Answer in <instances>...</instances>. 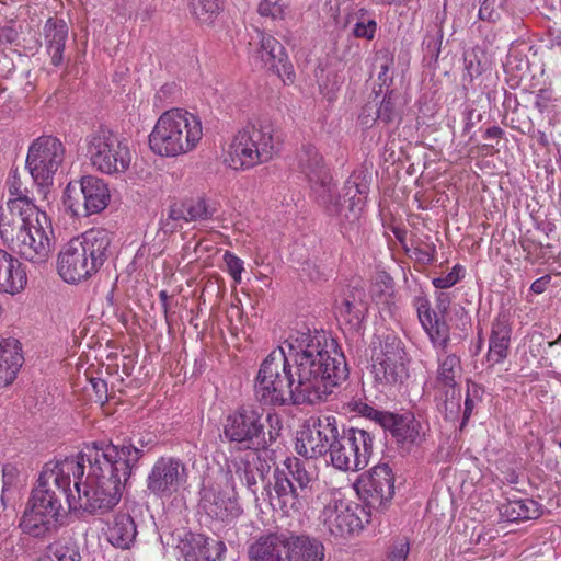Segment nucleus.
<instances>
[{"label":"nucleus","instance_id":"1","mask_svg":"<svg viewBox=\"0 0 561 561\" xmlns=\"http://www.w3.org/2000/svg\"><path fill=\"white\" fill-rule=\"evenodd\" d=\"M347 376L345 357L325 332L295 331L261 363L254 397L271 407L316 404Z\"/></svg>","mask_w":561,"mask_h":561},{"label":"nucleus","instance_id":"2","mask_svg":"<svg viewBox=\"0 0 561 561\" xmlns=\"http://www.w3.org/2000/svg\"><path fill=\"white\" fill-rule=\"evenodd\" d=\"M139 444L140 447L130 439L121 445L95 442L82 451L89 470L84 482L75 481L77 508L104 514L119 503L124 486L144 457V443Z\"/></svg>","mask_w":561,"mask_h":561},{"label":"nucleus","instance_id":"3","mask_svg":"<svg viewBox=\"0 0 561 561\" xmlns=\"http://www.w3.org/2000/svg\"><path fill=\"white\" fill-rule=\"evenodd\" d=\"M297 159L298 168L308 180L314 199L324 211L350 222L356 221L369 193L368 175L364 172L353 173L346 180L343 190L344 199L347 198L348 206L345 208L317 148L310 144L304 145Z\"/></svg>","mask_w":561,"mask_h":561},{"label":"nucleus","instance_id":"4","mask_svg":"<svg viewBox=\"0 0 561 561\" xmlns=\"http://www.w3.org/2000/svg\"><path fill=\"white\" fill-rule=\"evenodd\" d=\"M317 483L318 474L312 465L287 457L275 467L273 479L264 484L261 496L284 515L301 514L311 503Z\"/></svg>","mask_w":561,"mask_h":561},{"label":"nucleus","instance_id":"5","mask_svg":"<svg viewBox=\"0 0 561 561\" xmlns=\"http://www.w3.org/2000/svg\"><path fill=\"white\" fill-rule=\"evenodd\" d=\"M114 233L104 228H92L70 240L60 251L57 268L60 277L70 284L95 274L113 254Z\"/></svg>","mask_w":561,"mask_h":561},{"label":"nucleus","instance_id":"6","mask_svg":"<svg viewBox=\"0 0 561 561\" xmlns=\"http://www.w3.org/2000/svg\"><path fill=\"white\" fill-rule=\"evenodd\" d=\"M283 422L276 412L242 405L227 415L224 438L240 450H265L277 440Z\"/></svg>","mask_w":561,"mask_h":561},{"label":"nucleus","instance_id":"7","mask_svg":"<svg viewBox=\"0 0 561 561\" xmlns=\"http://www.w3.org/2000/svg\"><path fill=\"white\" fill-rule=\"evenodd\" d=\"M201 119L182 108L165 111L149 135V147L161 157H178L192 151L201 141Z\"/></svg>","mask_w":561,"mask_h":561},{"label":"nucleus","instance_id":"8","mask_svg":"<svg viewBox=\"0 0 561 561\" xmlns=\"http://www.w3.org/2000/svg\"><path fill=\"white\" fill-rule=\"evenodd\" d=\"M275 152L273 125L267 121L250 123L233 137L229 148L230 167L250 169L270 161Z\"/></svg>","mask_w":561,"mask_h":561},{"label":"nucleus","instance_id":"9","mask_svg":"<svg viewBox=\"0 0 561 561\" xmlns=\"http://www.w3.org/2000/svg\"><path fill=\"white\" fill-rule=\"evenodd\" d=\"M87 157L93 168L104 174L121 175L131 164L128 140L106 127H99L85 138Z\"/></svg>","mask_w":561,"mask_h":561},{"label":"nucleus","instance_id":"10","mask_svg":"<svg viewBox=\"0 0 561 561\" xmlns=\"http://www.w3.org/2000/svg\"><path fill=\"white\" fill-rule=\"evenodd\" d=\"M328 454V462L336 470L356 472L366 468L374 450V436L366 430L357 427L343 428L335 433Z\"/></svg>","mask_w":561,"mask_h":561},{"label":"nucleus","instance_id":"11","mask_svg":"<svg viewBox=\"0 0 561 561\" xmlns=\"http://www.w3.org/2000/svg\"><path fill=\"white\" fill-rule=\"evenodd\" d=\"M61 492L55 493L49 489L34 486L25 505L20 520L23 533L41 538L55 529L59 518L64 515Z\"/></svg>","mask_w":561,"mask_h":561},{"label":"nucleus","instance_id":"12","mask_svg":"<svg viewBox=\"0 0 561 561\" xmlns=\"http://www.w3.org/2000/svg\"><path fill=\"white\" fill-rule=\"evenodd\" d=\"M409 357L403 341L394 332L380 336L379 351L373 355L375 381L383 386L402 383L408 377Z\"/></svg>","mask_w":561,"mask_h":561},{"label":"nucleus","instance_id":"13","mask_svg":"<svg viewBox=\"0 0 561 561\" xmlns=\"http://www.w3.org/2000/svg\"><path fill=\"white\" fill-rule=\"evenodd\" d=\"M84 476V461L82 453L75 457L53 459L46 462L39 473L36 486L61 492V499L68 505L69 511L77 510L76 495L71 492V482L82 479Z\"/></svg>","mask_w":561,"mask_h":561},{"label":"nucleus","instance_id":"14","mask_svg":"<svg viewBox=\"0 0 561 561\" xmlns=\"http://www.w3.org/2000/svg\"><path fill=\"white\" fill-rule=\"evenodd\" d=\"M65 156V146L57 137L49 135L35 139L26 157V168L34 182L47 185L61 167Z\"/></svg>","mask_w":561,"mask_h":561},{"label":"nucleus","instance_id":"15","mask_svg":"<svg viewBox=\"0 0 561 561\" xmlns=\"http://www.w3.org/2000/svg\"><path fill=\"white\" fill-rule=\"evenodd\" d=\"M110 201L107 184L94 175L81 178L79 192L69 184L65 190L64 205L76 217H88L106 208Z\"/></svg>","mask_w":561,"mask_h":561},{"label":"nucleus","instance_id":"16","mask_svg":"<svg viewBox=\"0 0 561 561\" xmlns=\"http://www.w3.org/2000/svg\"><path fill=\"white\" fill-rule=\"evenodd\" d=\"M187 476L186 465L181 459L161 456L146 478L147 492L156 499L169 500L184 488Z\"/></svg>","mask_w":561,"mask_h":561},{"label":"nucleus","instance_id":"17","mask_svg":"<svg viewBox=\"0 0 561 561\" xmlns=\"http://www.w3.org/2000/svg\"><path fill=\"white\" fill-rule=\"evenodd\" d=\"M322 495L325 505L320 520L331 536L343 538L363 529V519L359 516L365 513L363 507L351 505L331 493Z\"/></svg>","mask_w":561,"mask_h":561},{"label":"nucleus","instance_id":"18","mask_svg":"<svg viewBox=\"0 0 561 561\" xmlns=\"http://www.w3.org/2000/svg\"><path fill=\"white\" fill-rule=\"evenodd\" d=\"M53 249L54 230L49 217L44 211L42 217H37L34 225L28 227L13 252L33 264H42L48 261Z\"/></svg>","mask_w":561,"mask_h":561},{"label":"nucleus","instance_id":"19","mask_svg":"<svg viewBox=\"0 0 561 561\" xmlns=\"http://www.w3.org/2000/svg\"><path fill=\"white\" fill-rule=\"evenodd\" d=\"M335 424L336 417L333 415H322L312 420L308 430L297 438L295 444L297 454L306 459L328 456L333 433H335Z\"/></svg>","mask_w":561,"mask_h":561},{"label":"nucleus","instance_id":"20","mask_svg":"<svg viewBox=\"0 0 561 561\" xmlns=\"http://www.w3.org/2000/svg\"><path fill=\"white\" fill-rule=\"evenodd\" d=\"M10 207H0V238L9 249L14 251L15 245L21 243L24 233L28 227L34 225L37 217H42L43 210L38 207H28L23 205L19 207L10 204Z\"/></svg>","mask_w":561,"mask_h":561},{"label":"nucleus","instance_id":"21","mask_svg":"<svg viewBox=\"0 0 561 561\" xmlns=\"http://www.w3.org/2000/svg\"><path fill=\"white\" fill-rule=\"evenodd\" d=\"M394 473L388 463L373 467L367 477L360 480L365 501L369 507L381 510L394 495Z\"/></svg>","mask_w":561,"mask_h":561},{"label":"nucleus","instance_id":"22","mask_svg":"<svg viewBox=\"0 0 561 561\" xmlns=\"http://www.w3.org/2000/svg\"><path fill=\"white\" fill-rule=\"evenodd\" d=\"M257 36L260 47L256 55L263 67L272 70L284 82H293L295 78L294 67L288 60L284 46L270 34L259 32Z\"/></svg>","mask_w":561,"mask_h":561},{"label":"nucleus","instance_id":"23","mask_svg":"<svg viewBox=\"0 0 561 561\" xmlns=\"http://www.w3.org/2000/svg\"><path fill=\"white\" fill-rule=\"evenodd\" d=\"M201 507L210 518L225 523L233 520L242 513L233 490L226 491L216 486L203 490Z\"/></svg>","mask_w":561,"mask_h":561},{"label":"nucleus","instance_id":"24","mask_svg":"<svg viewBox=\"0 0 561 561\" xmlns=\"http://www.w3.org/2000/svg\"><path fill=\"white\" fill-rule=\"evenodd\" d=\"M413 305L416 308L419 321L426 332L433 347L447 348L450 342L449 325L432 309L431 302L424 296L414 297Z\"/></svg>","mask_w":561,"mask_h":561},{"label":"nucleus","instance_id":"25","mask_svg":"<svg viewBox=\"0 0 561 561\" xmlns=\"http://www.w3.org/2000/svg\"><path fill=\"white\" fill-rule=\"evenodd\" d=\"M339 320L351 332L360 333L368 310V301L365 291L360 288H350L336 306Z\"/></svg>","mask_w":561,"mask_h":561},{"label":"nucleus","instance_id":"26","mask_svg":"<svg viewBox=\"0 0 561 561\" xmlns=\"http://www.w3.org/2000/svg\"><path fill=\"white\" fill-rule=\"evenodd\" d=\"M249 453L234 460V471L240 481L257 499V479L264 481L271 471L268 460L259 451Z\"/></svg>","mask_w":561,"mask_h":561},{"label":"nucleus","instance_id":"27","mask_svg":"<svg viewBox=\"0 0 561 561\" xmlns=\"http://www.w3.org/2000/svg\"><path fill=\"white\" fill-rule=\"evenodd\" d=\"M512 327L506 312H500L492 321L489 339L488 362L492 365L502 363L508 355Z\"/></svg>","mask_w":561,"mask_h":561},{"label":"nucleus","instance_id":"28","mask_svg":"<svg viewBox=\"0 0 561 561\" xmlns=\"http://www.w3.org/2000/svg\"><path fill=\"white\" fill-rule=\"evenodd\" d=\"M286 561H323V543L308 535H297L287 531Z\"/></svg>","mask_w":561,"mask_h":561},{"label":"nucleus","instance_id":"29","mask_svg":"<svg viewBox=\"0 0 561 561\" xmlns=\"http://www.w3.org/2000/svg\"><path fill=\"white\" fill-rule=\"evenodd\" d=\"M287 531L260 536L249 547L250 561H286Z\"/></svg>","mask_w":561,"mask_h":561},{"label":"nucleus","instance_id":"30","mask_svg":"<svg viewBox=\"0 0 561 561\" xmlns=\"http://www.w3.org/2000/svg\"><path fill=\"white\" fill-rule=\"evenodd\" d=\"M68 32L67 23L58 18H49L43 26L44 46L55 67L64 62Z\"/></svg>","mask_w":561,"mask_h":561},{"label":"nucleus","instance_id":"31","mask_svg":"<svg viewBox=\"0 0 561 561\" xmlns=\"http://www.w3.org/2000/svg\"><path fill=\"white\" fill-rule=\"evenodd\" d=\"M383 430L388 431L398 443L416 444L421 440V423L412 413L383 416Z\"/></svg>","mask_w":561,"mask_h":561},{"label":"nucleus","instance_id":"32","mask_svg":"<svg viewBox=\"0 0 561 561\" xmlns=\"http://www.w3.org/2000/svg\"><path fill=\"white\" fill-rule=\"evenodd\" d=\"M21 344L9 337L0 341V387L10 385L23 364Z\"/></svg>","mask_w":561,"mask_h":561},{"label":"nucleus","instance_id":"33","mask_svg":"<svg viewBox=\"0 0 561 561\" xmlns=\"http://www.w3.org/2000/svg\"><path fill=\"white\" fill-rule=\"evenodd\" d=\"M137 536V527L129 514L118 513L108 527L107 539L116 548L129 549Z\"/></svg>","mask_w":561,"mask_h":561},{"label":"nucleus","instance_id":"34","mask_svg":"<svg viewBox=\"0 0 561 561\" xmlns=\"http://www.w3.org/2000/svg\"><path fill=\"white\" fill-rule=\"evenodd\" d=\"M26 283L23 264L11 254L0 270V293L15 295L24 289Z\"/></svg>","mask_w":561,"mask_h":561},{"label":"nucleus","instance_id":"35","mask_svg":"<svg viewBox=\"0 0 561 561\" xmlns=\"http://www.w3.org/2000/svg\"><path fill=\"white\" fill-rule=\"evenodd\" d=\"M436 380L443 387H456L457 378L461 376V359L458 355L447 352V348L436 350Z\"/></svg>","mask_w":561,"mask_h":561},{"label":"nucleus","instance_id":"36","mask_svg":"<svg viewBox=\"0 0 561 561\" xmlns=\"http://www.w3.org/2000/svg\"><path fill=\"white\" fill-rule=\"evenodd\" d=\"M501 517L506 522L536 519L541 515V506L531 499L507 500L499 506Z\"/></svg>","mask_w":561,"mask_h":561},{"label":"nucleus","instance_id":"37","mask_svg":"<svg viewBox=\"0 0 561 561\" xmlns=\"http://www.w3.org/2000/svg\"><path fill=\"white\" fill-rule=\"evenodd\" d=\"M226 546L222 541L197 535L192 542V557L194 561H216L222 557Z\"/></svg>","mask_w":561,"mask_h":561},{"label":"nucleus","instance_id":"38","mask_svg":"<svg viewBox=\"0 0 561 561\" xmlns=\"http://www.w3.org/2000/svg\"><path fill=\"white\" fill-rule=\"evenodd\" d=\"M7 188L9 193V199L3 207H10V204H14L16 206L18 203L19 207L23 204V208H25L26 205H28L30 208L37 207L34 203V198L32 197L30 188L22 180L18 170H12L9 173L7 180Z\"/></svg>","mask_w":561,"mask_h":561},{"label":"nucleus","instance_id":"39","mask_svg":"<svg viewBox=\"0 0 561 561\" xmlns=\"http://www.w3.org/2000/svg\"><path fill=\"white\" fill-rule=\"evenodd\" d=\"M379 122L388 125L401 118V95L396 90H388L378 103Z\"/></svg>","mask_w":561,"mask_h":561},{"label":"nucleus","instance_id":"40","mask_svg":"<svg viewBox=\"0 0 561 561\" xmlns=\"http://www.w3.org/2000/svg\"><path fill=\"white\" fill-rule=\"evenodd\" d=\"M186 221H203L213 219L217 213V204L199 197L184 203Z\"/></svg>","mask_w":561,"mask_h":561},{"label":"nucleus","instance_id":"41","mask_svg":"<svg viewBox=\"0 0 561 561\" xmlns=\"http://www.w3.org/2000/svg\"><path fill=\"white\" fill-rule=\"evenodd\" d=\"M37 561H81V556L75 545L54 542Z\"/></svg>","mask_w":561,"mask_h":561},{"label":"nucleus","instance_id":"42","mask_svg":"<svg viewBox=\"0 0 561 561\" xmlns=\"http://www.w3.org/2000/svg\"><path fill=\"white\" fill-rule=\"evenodd\" d=\"M444 388V399L438 407L446 420L455 422L458 420L461 411V392L458 386Z\"/></svg>","mask_w":561,"mask_h":561},{"label":"nucleus","instance_id":"43","mask_svg":"<svg viewBox=\"0 0 561 561\" xmlns=\"http://www.w3.org/2000/svg\"><path fill=\"white\" fill-rule=\"evenodd\" d=\"M192 13L202 23L210 24L222 9L221 0H190Z\"/></svg>","mask_w":561,"mask_h":561},{"label":"nucleus","instance_id":"44","mask_svg":"<svg viewBox=\"0 0 561 561\" xmlns=\"http://www.w3.org/2000/svg\"><path fill=\"white\" fill-rule=\"evenodd\" d=\"M481 401V388L479 385L471 382L467 386V394L465 399V407L462 412V421L460 428H463L469 421L477 402Z\"/></svg>","mask_w":561,"mask_h":561},{"label":"nucleus","instance_id":"45","mask_svg":"<svg viewBox=\"0 0 561 561\" xmlns=\"http://www.w3.org/2000/svg\"><path fill=\"white\" fill-rule=\"evenodd\" d=\"M379 95L376 93L373 101H368L364 107L362 108V113L359 115L360 124L365 127L373 126L377 121H379L378 112H379Z\"/></svg>","mask_w":561,"mask_h":561},{"label":"nucleus","instance_id":"46","mask_svg":"<svg viewBox=\"0 0 561 561\" xmlns=\"http://www.w3.org/2000/svg\"><path fill=\"white\" fill-rule=\"evenodd\" d=\"M462 271H463L462 266L457 264L446 275H442V276L433 278L432 283H433L434 287L437 289L450 288L460 280V278H461L460 273Z\"/></svg>","mask_w":561,"mask_h":561},{"label":"nucleus","instance_id":"47","mask_svg":"<svg viewBox=\"0 0 561 561\" xmlns=\"http://www.w3.org/2000/svg\"><path fill=\"white\" fill-rule=\"evenodd\" d=\"M18 469L14 466L5 465L2 469V495L4 503L5 494L16 489Z\"/></svg>","mask_w":561,"mask_h":561},{"label":"nucleus","instance_id":"48","mask_svg":"<svg viewBox=\"0 0 561 561\" xmlns=\"http://www.w3.org/2000/svg\"><path fill=\"white\" fill-rule=\"evenodd\" d=\"M502 0H484L479 9V18L483 21L495 22L500 19L499 8Z\"/></svg>","mask_w":561,"mask_h":561},{"label":"nucleus","instance_id":"49","mask_svg":"<svg viewBox=\"0 0 561 561\" xmlns=\"http://www.w3.org/2000/svg\"><path fill=\"white\" fill-rule=\"evenodd\" d=\"M224 261L227 265V271L230 274V276L234 279V282L240 283L241 274L244 270L243 261L233 253L228 251L224 254Z\"/></svg>","mask_w":561,"mask_h":561},{"label":"nucleus","instance_id":"50","mask_svg":"<svg viewBox=\"0 0 561 561\" xmlns=\"http://www.w3.org/2000/svg\"><path fill=\"white\" fill-rule=\"evenodd\" d=\"M377 23L375 20L358 21L354 25L353 34L357 38L371 41L375 37Z\"/></svg>","mask_w":561,"mask_h":561},{"label":"nucleus","instance_id":"51","mask_svg":"<svg viewBox=\"0 0 561 561\" xmlns=\"http://www.w3.org/2000/svg\"><path fill=\"white\" fill-rule=\"evenodd\" d=\"M377 61H380L378 80L383 84H386L388 81L392 82V78L388 76V72L393 65V56L389 51H379L377 54Z\"/></svg>","mask_w":561,"mask_h":561},{"label":"nucleus","instance_id":"52","mask_svg":"<svg viewBox=\"0 0 561 561\" xmlns=\"http://www.w3.org/2000/svg\"><path fill=\"white\" fill-rule=\"evenodd\" d=\"M259 13L262 16H270L272 19H278L283 15V8L276 1L262 0L257 8Z\"/></svg>","mask_w":561,"mask_h":561},{"label":"nucleus","instance_id":"53","mask_svg":"<svg viewBox=\"0 0 561 561\" xmlns=\"http://www.w3.org/2000/svg\"><path fill=\"white\" fill-rule=\"evenodd\" d=\"M552 101V93L548 89H540L536 94L534 106L539 113H543Z\"/></svg>","mask_w":561,"mask_h":561},{"label":"nucleus","instance_id":"54","mask_svg":"<svg viewBox=\"0 0 561 561\" xmlns=\"http://www.w3.org/2000/svg\"><path fill=\"white\" fill-rule=\"evenodd\" d=\"M358 411L365 416L375 420L380 426H383V416L388 415L389 412L378 411L366 403H360L357 405Z\"/></svg>","mask_w":561,"mask_h":561},{"label":"nucleus","instance_id":"55","mask_svg":"<svg viewBox=\"0 0 561 561\" xmlns=\"http://www.w3.org/2000/svg\"><path fill=\"white\" fill-rule=\"evenodd\" d=\"M90 383L92 386V389L95 394V400L98 402L103 403L105 400H107V383L105 380L101 378H92L90 380Z\"/></svg>","mask_w":561,"mask_h":561},{"label":"nucleus","instance_id":"56","mask_svg":"<svg viewBox=\"0 0 561 561\" xmlns=\"http://www.w3.org/2000/svg\"><path fill=\"white\" fill-rule=\"evenodd\" d=\"M409 553V543L399 542L389 554V561H405Z\"/></svg>","mask_w":561,"mask_h":561},{"label":"nucleus","instance_id":"57","mask_svg":"<svg viewBox=\"0 0 561 561\" xmlns=\"http://www.w3.org/2000/svg\"><path fill=\"white\" fill-rule=\"evenodd\" d=\"M550 282L551 276L549 274H546L531 283L530 290L537 295L542 294L547 290V287L550 284Z\"/></svg>","mask_w":561,"mask_h":561},{"label":"nucleus","instance_id":"58","mask_svg":"<svg viewBox=\"0 0 561 561\" xmlns=\"http://www.w3.org/2000/svg\"><path fill=\"white\" fill-rule=\"evenodd\" d=\"M465 62H466V70L471 78L477 77L481 73V68H480L479 62L476 65L474 60L469 59L468 57H465Z\"/></svg>","mask_w":561,"mask_h":561},{"label":"nucleus","instance_id":"59","mask_svg":"<svg viewBox=\"0 0 561 561\" xmlns=\"http://www.w3.org/2000/svg\"><path fill=\"white\" fill-rule=\"evenodd\" d=\"M169 217L172 220H181V219H183V220L186 221V209H185L184 203L181 204L180 207H172L170 209Z\"/></svg>","mask_w":561,"mask_h":561},{"label":"nucleus","instance_id":"60","mask_svg":"<svg viewBox=\"0 0 561 561\" xmlns=\"http://www.w3.org/2000/svg\"><path fill=\"white\" fill-rule=\"evenodd\" d=\"M450 300L447 294L439 293L437 296V308L442 313H445L449 307Z\"/></svg>","mask_w":561,"mask_h":561},{"label":"nucleus","instance_id":"61","mask_svg":"<svg viewBox=\"0 0 561 561\" xmlns=\"http://www.w3.org/2000/svg\"><path fill=\"white\" fill-rule=\"evenodd\" d=\"M15 37H16V33L13 28L11 27H3L0 30V39L1 41H5L8 43H12L13 41H15Z\"/></svg>","mask_w":561,"mask_h":561},{"label":"nucleus","instance_id":"62","mask_svg":"<svg viewBox=\"0 0 561 561\" xmlns=\"http://www.w3.org/2000/svg\"><path fill=\"white\" fill-rule=\"evenodd\" d=\"M504 131L499 126H491L485 130L484 138H501Z\"/></svg>","mask_w":561,"mask_h":561},{"label":"nucleus","instance_id":"63","mask_svg":"<svg viewBox=\"0 0 561 561\" xmlns=\"http://www.w3.org/2000/svg\"><path fill=\"white\" fill-rule=\"evenodd\" d=\"M440 44H442L440 38L432 37L427 42V48L432 49V51H433V54H435L436 58L438 57L439 51H440Z\"/></svg>","mask_w":561,"mask_h":561},{"label":"nucleus","instance_id":"64","mask_svg":"<svg viewBox=\"0 0 561 561\" xmlns=\"http://www.w3.org/2000/svg\"><path fill=\"white\" fill-rule=\"evenodd\" d=\"M159 299L161 301L162 310H163L165 317H168V310H169V305H168L169 295H168V293L165 290H161L159 293Z\"/></svg>","mask_w":561,"mask_h":561}]
</instances>
